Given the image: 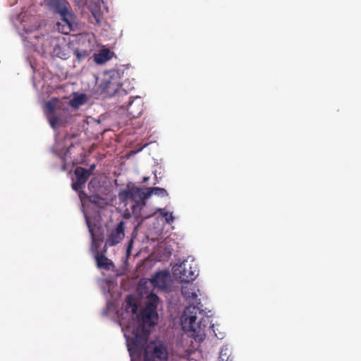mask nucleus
Listing matches in <instances>:
<instances>
[{
	"label": "nucleus",
	"instance_id": "22",
	"mask_svg": "<svg viewBox=\"0 0 361 361\" xmlns=\"http://www.w3.org/2000/svg\"><path fill=\"white\" fill-rule=\"evenodd\" d=\"M88 200L93 204H99L104 200L99 195H91L88 197Z\"/></svg>",
	"mask_w": 361,
	"mask_h": 361
},
{
	"label": "nucleus",
	"instance_id": "21",
	"mask_svg": "<svg viewBox=\"0 0 361 361\" xmlns=\"http://www.w3.org/2000/svg\"><path fill=\"white\" fill-rule=\"evenodd\" d=\"M47 118L49 120L50 126L53 128H56L57 127V126L59 125V118L58 116H55L54 114L47 115Z\"/></svg>",
	"mask_w": 361,
	"mask_h": 361
},
{
	"label": "nucleus",
	"instance_id": "6",
	"mask_svg": "<svg viewBox=\"0 0 361 361\" xmlns=\"http://www.w3.org/2000/svg\"><path fill=\"white\" fill-rule=\"evenodd\" d=\"M197 267L193 261L184 260L173 267L174 276L181 282H191L197 276Z\"/></svg>",
	"mask_w": 361,
	"mask_h": 361
},
{
	"label": "nucleus",
	"instance_id": "3",
	"mask_svg": "<svg viewBox=\"0 0 361 361\" xmlns=\"http://www.w3.org/2000/svg\"><path fill=\"white\" fill-rule=\"evenodd\" d=\"M141 320L142 324H138L132 331L131 345L137 350L147 345L150 331L145 326H154L158 321V314L153 305H146L141 313Z\"/></svg>",
	"mask_w": 361,
	"mask_h": 361
},
{
	"label": "nucleus",
	"instance_id": "8",
	"mask_svg": "<svg viewBox=\"0 0 361 361\" xmlns=\"http://www.w3.org/2000/svg\"><path fill=\"white\" fill-rule=\"evenodd\" d=\"M124 231V222L121 221L118 223L116 228L108 235L104 245V252H106L108 247L114 246L123 239L125 236Z\"/></svg>",
	"mask_w": 361,
	"mask_h": 361
},
{
	"label": "nucleus",
	"instance_id": "10",
	"mask_svg": "<svg viewBox=\"0 0 361 361\" xmlns=\"http://www.w3.org/2000/svg\"><path fill=\"white\" fill-rule=\"evenodd\" d=\"M74 173L76 176V180L72 183V188L75 191H79L82 188L90 176V172L85 168L78 166L75 168Z\"/></svg>",
	"mask_w": 361,
	"mask_h": 361
},
{
	"label": "nucleus",
	"instance_id": "14",
	"mask_svg": "<svg viewBox=\"0 0 361 361\" xmlns=\"http://www.w3.org/2000/svg\"><path fill=\"white\" fill-rule=\"evenodd\" d=\"M47 41L53 45V50L51 53L54 56L61 58L62 59H66L68 58L69 56L68 54L66 51V49L63 47H61L57 43L56 40L50 37L47 39Z\"/></svg>",
	"mask_w": 361,
	"mask_h": 361
},
{
	"label": "nucleus",
	"instance_id": "5",
	"mask_svg": "<svg viewBox=\"0 0 361 361\" xmlns=\"http://www.w3.org/2000/svg\"><path fill=\"white\" fill-rule=\"evenodd\" d=\"M119 73L114 70L106 71L103 73L101 81L99 83V87L102 93L110 97L116 94H121L124 90L121 88Z\"/></svg>",
	"mask_w": 361,
	"mask_h": 361
},
{
	"label": "nucleus",
	"instance_id": "24",
	"mask_svg": "<svg viewBox=\"0 0 361 361\" xmlns=\"http://www.w3.org/2000/svg\"><path fill=\"white\" fill-rule=\"evenodd\" d=\"M78 192V195H79V197L82 200V199H87L88 200V197H90V196H88L83 190H82V188L80 189L79 191H77Z\"/></svg>",
	"mask_w": 361,
	"mask_h": 361
},
{
	"label": "nucleus",
	"instance_id": "13",
	"mask_svg": "<svg viewBox=\"0 0 361 361\" xmlns=\"http://www.w3.org/2000/svg\"><path fill=\"white\" fill-rule=\"evenodd\" d=\"M104 251L99 253V252L97 250L94 254V258L99 268L109 270L111 267H114V263L104 255Z\"/></svg>",
	"mask_w": 361,
	"mask_h": 361
},
{
	"label": "nucleus",
	"instance_id": "26",
	"mask_svg": "<svg viewBox=\"0 0 361 361\" xmlns=\"http://www.w3.org/2000/svg\"><path fill=\"white\" fill-rule=\"evenodd\" d=\"M132 245H133V240H131L130 243H129V245L128 246V248H127V252L129 253L130 252V250L132 248Z\"/></svg>",
	"mask_w": 361,
	"mask_h": 361
},
{
	"label": "nucleus",
	"instance_id": "19",
	"mask_svg": "<svg viewBox=\"0 0 361 361\" xmlns=\"http://www.w3.org/2000/svg\"><path fill=\"white\" fill-rule=\"evenodd\" d=\"M147 299H148V302H147V305H153L154 307V310H157V306H158V304L159 302V297L154 293H150L147 296Z\"/></svg>",
	"mask_w": 361,
	"mask_h": 361
},
{
	"label": "nucleus",
	"instance_id": "28",
	"mask_svg": "<svg viewBox=\"0 0 361 361\" xmlns=\"http://www.w3.org/2000/svg\"><path fill=\"white\" fill-rule=\"evenodd\" d=\"M148 178H146V177H145V178H143V182H146V181L148 180Z\"/></svg>",
	"mask_w": 361,
	"mask_h": 361
},
{
	"label": "nucleus",
	"instance_id": "9",
	"mask_svg": "<svg viewBox=\"0 0 361 361\" xmlns=\"http://www.w3.org/2000/svg\"><path fill=\"white\" fill-rule=\"evenodd\" d=\"M122 108L126 109L128 114L132 118H137L140 116L144 109V102L140 97H136L134 99L130 100L126 105L123 104Z\"/></svg>",
	"mask_w": 361,
	"mask_h": 361
},
{
	"label": "nucleus",
	"instance_id": "23",
	"mask_svg": "<svg viewBox=\"0 0 361 361\" xmlns=\"http://www.w3.org/2000/svg\"><path fill=\"white\" fill-rule=\"evenodd\" d=\"M92 13L96 22L97 23H99L100 21V16H101L100 11H92Z\"/></svg>",
	"mask_w": 361,
	"mask_h": 361
},
{
	"label": "nucleus",
	"instance_id": "7",
	"mask_svg": "<svg viewBox=\"0 0 361 361\" xmlns=\"http://www.w3.org/2000/svg\"><path fill=\"white\" fill-rule=\"evenodd\" d=\"M144 348V361H167L168 351L164 345H150Z\"/></svg>",
	"mask_w": 361,
	"mask_h": 361
},
{
	"label": "nucleus",
	"instance_id": "15",
	"mask_svg": "<svg viewBox=\"0 0 361 361\" xmlns=\"http://www.w3.org/2000/svg\"><path fill=\"white\" fill-rule=\"evenodd\" d=\"M113 53L108 49H102L94 56V61L99 64L104 63L110 60Z\"/></svg>",
	"mask_w": 361,
	"mask_h": 361
},
{
	"label": "nucleus",
	"instance_id": "20",
	"mask_svg": "<svg viewBox=\"0 0 361 361\" xmlns=\"http://www.w3.org/2000/svg\"><path fill=\"white\" fill-rule=\"evenodd\" d=\"M158 212L164 217L166 223L171 224L173 222L174 217L173 213L166 212L164 209H159Z\"/></svg>",
	"mask_w": 361,
	"mask_h": 361
},
{
	"label": "nucleus",
	"instance_id": "1",
	"mask_svg": "<svg viewBox=\"0 0 361 361\" xmlns=\"http://www.w3.org/2000/svg\"><path fill=\"white\" fill-rule=\"evenodd\" d=\"M198 287L192 283L185 282L181 286V293L185 300L197 302V305L190 304L184 310L181 322L183 329L185 331H192L195 337L204 336V330L211 324L209 316L201 309L200 300L198 298Z\"/></svg>",
	"mask_w": 361,
	"mask_h": 361
},
{
	"label": "nucleus",
	"instance_id": "27",
	"mask_svg": "<svg viewBox=\"0 0 361 361\" xmlns=\"http://www.w3.org/2000/svg\"><path fill=\"white\" fill-rule=\"evenodd\" d=\"M94 168H95V165L92 164L90 166L89 169H87V171H90V175L92 173V171H94Z\"/></svg>",
	"mask_w": 361,
	"mask_h": 361
},
{
	"label": "nucleus",
	"instance_id": "4",
	"mask_svg": "<svg viewBox=\"0 0 361 361\" xmlns=\"http://www.w3.org/2000/svg\"><path fill=\"white\" fill-rule=\"evenodd\" d=\"M47 4L50 9L60 15L63 23L61 32L69 33L75 24V16L72 12L68 1L67 0H48Z\"/></svg>",
	"mask_w": 361,
	"mask_h": 361
},
{
	"label": "nucleus",
	"instance_id": "17",
	"mask_svg": "<svg viewBox=\"0 0 361 361\" xmlns=\"http://www.w3.org/2000/svg\"><path fill=\"white\" fill-rule=\"evenodd\" d=\"M59 101L57 98H51L49 101L45 103L44 109L47 115L53 114L55 110L58 108Z\"/></svg>",
	"mask_w": 361,
	"mask_h": 361
},
{
	"label": "nucleus",
	"instance_id": "2",
	"mask_svg": "<svg viewBox=\"0 0 361 361\" xmlns=\"http://www.w3.org/2000/svg\"><path fill=\"white\" fill-rule=\"evenodd\" d=\"M118 198L121 202L127 204L129 202L132 214L134 218L142 224L145 219L151 217L153 213H148L145 211L147 196V188L137 187L134 183H129L126 187L118 193Z\"/></svg>",
	"mask_w": 361,
	"mask_h": 361
},
{
	"label": "nucleus",
	"instance_id": "12",
	"mask_svg": "<svg viewBox=\"0 0 361 361\" xmlns=\"http://www.w3.org/2000/svg\"><path fill=\"white\" fill-rule=\"evenodd\" d=\"M78 42H82V47H78L74 50V54L78 61L86 59L91 51V42L86 37H81Z\"/></svg>",
	"mask_w": 361,
	"mask_h": 361
},
{
	"label": "nucleus",
	"instance_id": "11",
	"mask_svg": "<svg viewBox=\"0 0 361 361\" xmlns=\"http://www.w3.org/2000/svg\"><path fill=\"white\" fill-rule=\"evenodd\" d=\"M170 282V274L167 271L156 273L151 279L152 284L160 289H166Z\"/></svg>",
	"mask_w": 361,
	"mask_h": 361
},
{
	"label": "nucleus",
	"instance_id": "18",
	"mask_svg": "<svg viewBox=\"0 0 361 361\" xmlns=\"http://www.w3.org/2000/svg\"><path fill=\"white\" fill-rule=\"evenodd\" d=\"M86 102V96L84 94H81L77 97H75L71 101V104L73 107H78L82 105Z\"/></svg>",
	"mask_w": 361,
	"mask_h": 361
},
{
	"label": "nucleus",
	"instance_id": "25",
	"mask_svg": "<svg viewBox=\"0 0 361 361\" xmlns=\"http://www.w3.org/2000/svg\"><path fill=\"white\" fill-rule=\"evenodd\" d=\"M128 304L132 307V311L133 312H135L137 309V306L135 302H132L130 301H128Z\"/></svg>",
	"mask_w": 361,
	"mask_h": 361
},
{
	"label": "nucleus",
	"instance_id": "16",
	"mask_svg": "<svg viewBox=\"0 0 361 361\" xmlns=\"http://www.w3.org/2000/svg\"><path fill=\"white\" fill-rule=\"evenodd\" d=\"M153 195L161 197H167L169 195L167 191L164 188L159 187L147 188V196H148V198Z\"/></svg>",
	"mask_w": 361,
	"mask_h": 361
},
{
	"label": "nucleus",
	"instance_id": "29",
	"mask_svg": "<svg viewBox=\"0 0 361 361\" xmlns=\"http://www.w3.org/2000/svg\"><path fill=\"white\" fill-rule=\"evenodd\" d=\"M221 357L223 356V350L221 351V355H220Z\"/></svg>",
	"mask_w": 361,
	"mask_h": 361
}]
</instances>
